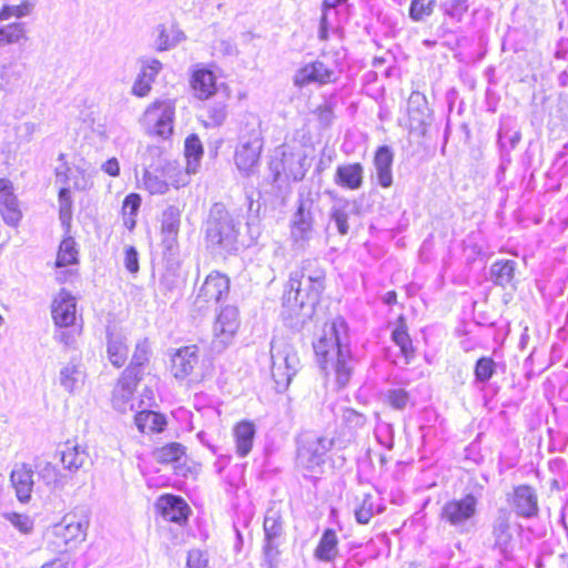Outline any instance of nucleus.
<instances>
[{"mask_svg": "<svg viewBox=\"0 0 568 568\" xmlns=\"http://www.w3.org/2000/svg\"><path fill=\"white\" fill-rule=\"evenodd\" d=\"M229 292V277L220 272H211L197 291L194 306L199 311L207 310L223 301Z\"/></svg>", "mask_w": 568, "mask_h": 568, "instance_id": "12", "label": "nucleus"}, {"mask_svg": "<svg viewBox=\"0 0 568 568\" xmlns=\"http://www.w3.org/2000/svg\"><path fill=\"white\" fill-rule=\"evenodd\" d=\"M58 201L60 220L65 224L71 220L72 215V199L68 187L64 186L60 190Z\"/></svg>", "mask_w": 568, "mask_h": 568, "instance_id": "55", "label": "nucleus"}, {"mask_svg": "<svg viewBox=\"0 0 568 568\" xmlns=\"http://www.w3.org/2000/svg\"><path fill=\"white\" fill-rule=\"evenodd\" d=\"M324 281L325 273L317 267L316 261H304L290 274L287 291L283 296L284 304L293 308L315 306L324 291Z\"/></svg>", "mask_w": 568, "mask_h": 568, "instance_id": "2", "label": "nucleus"}, {"mask_svg": "<svg viewBox=\"0 0 568 568\" xmlns=\"http://www.w3.org/2000/svg\"><path fill=\"white\" fill-rule=\"evenodd\" d=\"M159 463L169 464L179 460L184 455V447L179 443H171L154 453Z\"/></svg>", "mask_w": 568, "mask_h": 568, "instance_id": "50", "label": "nucleus"}, {"mask_svg": "<svg viewBox=\"0 0 568 568\" xmlns=\"http://www.w3.org/2000/svg\"><path fill=\"white\" fill-rule=\"evenodd\" d=\"M435 7V0H413L409 7V17L419 22L429 17Z\"/></svg>", "mask_w": 568, "mask_h": 568, "instance_id": "52", "label": "nucleus"}, {"mask_svg": "<svg viewBox=\"0 0 568 568\" xmlns=\"http://www.w3.org/2000/svg\"><path fill=\"white\" fill-rule=\"evenodd\" d=\"M77 175L74 176L73 187L77 190H88L93 185L92 180L81 169H77Z\"/></svg>", "mask_w": 568, "mask_h": 568, "instance_id": "63", "label": "nucleus"}, {"mask_svg": "<svg viewBox=\"0 0 568 568\" xmlns=\"http://www.w3.org/2000/svg\"><path fill=\"white\" fill-rule=\"evenodd\" d=\"M315 114L323 125H328L333 120V108L329 103H324L316 108Z\"/></svg>", "mask_w": 568, "mask_h": 568, "instance_id": "62", "label": "nucleus"}, {"mask_svg": "<svg viewBox=\"0 0 568 568\" xmlns=\"http://www.w3.org/2000/svg\"><path fill=\"white\" fill-rule=\"evenodd\" d=\"M227 116L226 104L224 103H215L209 106L207 109V118L210 120L211 125L221 126Z\"/></svg>", "mask_w": 568, "mask_h": 568, "instance_id": "57", "label": "nucleus"}, {"mask_svg": "<svg viewBox=\"0 0 568 568\" xmlns=\"http://www.w3.org/2000/svg\"><path fill=\"white\" fill-rule=\"evenodd\" d=\"M387 403L397 410H403L409 403V394L403 388H392L386 393Z\"/></svg>", "mask_w": 568, "mask_h": 568, "instance_id": "56", "label": "nucleus"}, {"mask_svg": "<svg viewBox=\"0 0 568 568\" xmlns=\"http://www.w3.org/2000/svg\"><path fill=\"white\" fill-rule=\"evenodd\" d=\"M334 80V71L327 68L323 62L315 61L307 63L298 69L294 75L296 87H305L312 83L327 84Z\"/></svg>", "mask_w": 568, "mask_h": 568, "instance_id": "18", "label": "nucleus"}, {"mask_svg": "<svg viewBox=\"0 0 568 568\" xmlns=\"http://www.w3.org/2000/svg\"><path fill=\"white\" fill-rule=\"evenodd\" d=\"M39 477L51 490H62L68 484L67 475L62 474L57 466L45 463L40 466Z\"/></svg>", "mask_w": 568, "mask_h": 568, "instance_id": "41", "label": "nucleus"}, {"mask_svg": "<svg viewBox=\"0 0 568 568\" xmlns=\"http://www.w3.org/2000/svg\"><path fill=\"white\" fill-rule=\"evenodd\" d=\"M10 481L14 489L17 499L22 504L29 503L34 487L33 470L31 466L26 463L16 465L11 470Z\"/></svg>", "mask_w": 568, "mask_h": 568, "instance_id": "20", "label": "nucleus"}, {"mask_svg": "<svg viewBox=\"0 0 568 568\" xmlns=\"http://www.w3.org/2000/svg\"><path fill=\"white\" fill-rule=\"evenodd\" d=\"M478 499L467 494L459 499H452L442 508L440 517L459 532L468 531L469 523L477 514Z\"/></svg>", "mask_w": 568, "mask_h": 568, "instance_id": "10", "label": "nucleus"}, {"mask_svg": "<svg viewBox=\"0 0 568 568\" xmlns=\"http://www.w3.org/2000/svg\"><path fill=\"white\" fill-rule=\"evenodd\" d=\"M393 161L394 153L389 146L383 145L376 150L373 164L377 183L384 189H388L393 184Z\"/></svg>", "mask_w": 568, "mask_h": 568, "instance_id": "25", "label": "nucleus"}, {"mask_svg": "<svg viewBox=\"0 0 568 568\" xmlns=\"http://www.w3.org/2000/svg\"><path fill=\"white\" fill-rule=\"evenodd\" d=\"M124 266L132 274H135L139 271V256L133 246H128L125 248Z\"/></svg>", "mask_w": 568, "mask_h": 568, "instance_id": "61", "label": "nucleus"}, {"mask_svg": "<svg viewBox=\"0 0 568 568\" xmlns=\"http://www.w3.org/2000/svg\"><path fill=\"white\" fill-rule=\"evenodd\" d=\"M2 516L21 534H32L34 529V520L29 515L10 511L4 513Z\"/></svg>", "mask_w": 568, "mask_h": 568, "instance_id": "49", "label": "nucleus"}, {"mask_svg": "<svg viewBox=\"0 0 568 568\" xmlns=\"http://www.w3.org/2000/svg\"><path fill=\"white\" fill-rule=\"evenodd\" d=\"M0 213L8 225L16 226L21 221L22 212L13 192L0 195Z\"/></svg>", "mask_w": 568, "mask_h": 568, "instance_id": "39", "label": "nucleus"}, {"mask_svg": "<svg viewBox=\"0 0 568 568\" xmlns=\"http://www.w3.org/2000/svg\"><path fill=\"white\" fill-rule=\"evenodd\" d=\"M0 79L4 85L12 84L20 79V73L14 69L13 62L0 67Z\"/></svg>", "mask_w": 568, "mask_h": 568, "instance_id": "59", "label": "nucleus"}, {"mask_svg": "<svg viewBox=\"0 0 568 568\" xmlns=\"http://www.w3.org/2000/svg\"><path fill=\"white\" fill-rule=\"evenodd\" d=\"M181 211L170 205L162 213L161 232L163 236V244L168 250H172L176 244L178 234L180 231Z\"/></svg>", "mask_w": 568, "mask_h": 568, "instance_id": "27", "label": "nucleus"}, {"mask_svg": "<svg viewBox=\"0 0 568 568\" xmlns=\"http://www.w3.org/2000/svg\"><path fill=\"white\" fill-rule=\"evenodd\" d=\"M88 520L77 515H65L50 530L47 548L54 554H65L82 542L87 536Z\"/></svg>", "mask_w": 568, "mask_h": 568, "instance_id": "6", "label": "nucleus"}, {"mask_svg": "<svg viewBox=\"0 0 568 568\" xmlns=\"http://www.w3.org/2000/svg\"><path fill=\"white\" fill-rule=\"evenodd\" d=\"M240 223L222 204H214L206 222L205 239L207 246L219 253L237 250Z\"/></svg>", "mask_w": 568, "mask_h": 568, "instance_id": "4", "label": "nucleus"}, {"mask_svg": "<svg viewBox=\"0 0 568 568\" xmlns=\"http://www.w3.org/2000/svg\"><path fill=\"white\" fill-rule=\"evenodd\" d=\"M514 506L518 516L531 518L538 514L537 495L535 490L527 485H521L515 489Z\"/></svg>", "mask_w": 568, "mask_h": 568, "instance_id": "28", "label": "nucleus"}, {"mask_svg": "<svg viewBox=\"0 0 568 568\" xmlns=\"http://www.w3.org/2000/svg\"><path fill=\"white\" fill-rule=\"evenodd\" d=\"M284 519L276 503L268 506L264 523L263 565L266 568H277L281 538L284 535Z\"/></svg>", "mask_w": 568, "mask_h": 568, "instance_id": "7", "label": "nucleus"}, {"mask_svg": "<svg viewBox=\"0 0 568 568\" xmlns=\"http://www.w3.org/2000/svg\"><path fill=\"white\" fill-rule=\"evenodd\" d=\"M141 205V197L139 194L131 193L125 196L122 205L123 215H135Z\"/></svg>", "mask_w": 568, "mask_h": 568, "instance_id": "60", "label": "nucleus"}, {"mask_svg": "<svg viewBox=\"0 0 568 568\" xmlns=\"http://www.w3.org/2000/svg\"><path fill=\"white\" fill-rule=\"evenodd\" d=\"M216 78L214 73L206 69H200L193 72L192 88L199 99L210 98L216 90Z\"/></svg>", "mask_w": 568, "mask_h": 568, "instance_id": "34", "label": "nucleus"}, {"mask_svg": "<svg viewBox=\"0 0 568 568\" xmlns=\"http://www.w3.org/2000/svg\"><path fill=\"white\" fill-rule=\"evenodd\" d=\"M384 507L376 505L371 494H365L362 504L355 509V518L359 524H368L375 514H379Z\"/></svg>", "mask_w": 568, "mask_h": 568, "instance_id": "45", "label": "nucleus"}, {"mask_svg": "<svg viewBox=\"0 0 568 568\" xmlns=\"http://www.w3.org/2000/svg\"><path fill=\"white\" fill-rule=\"evenodd\" d=\"M85 374L80 365L69 363L59 373L60 385L70 394H73L83 386Z\"/></svg>", "mask_w": 568, "mask_h": 568, "instance_id": "32", "label": "nucleus"}, {"mask_svg": "<svg viewBox=\"0 0 568 568\" xmlns=\"http://www.w3.org/2000/svg\"><path fill=\"white\" fill-rule=\"evenodd\" d=\"M407 108L410 130L418 131L424 134L426 126L430 121V113L426 97L418 91L412 92L407 101Z\"/></svg>", "mask_w": 568, "mask_h": 568, "instance_id": "19", "label": "nucleus"}, {"mask_svg": "<svg viewBox=\"0 0 568 568\" xmlns=\"http://www.w3.org/2000/svg\"><path fill=\"white\" fill-rule=\"evenodd\" d=\"M521 139L520 132L516 129L515 120L511 116H503L498 131V142L503 149L513 150Z\"/></svg>", "mask_w": 568, "mask_h": 568, "instance_id": "38", "label": "nucleus"}, {"mask_svg": "<svg viewBox=\"0 0 568 568\" xmlns=\"http://www.w3.org/2000/svg\"><path fill=\"white\" fill-rule=\"evenodd\" d=\"M149 361V345L143 342L139 343L132 356V361L128 367L134 368V377L140 379L142 375V366Z\"/></svg>", "mask_w": 568, "mask_h": 568, "instance_id": "53", "label": "nucleus"}, {"mask_svg": "<svg viewBox=\"0 0 568 568\" xmlns=\"http://www.w3.org/2000/svg\"><path fill=\"white\" fill-rule=\"evenodd\" d=\"M156 507L164 519L179 525L184 524L190 515V507L185 500L174 495L161 496L156 501Z\"/></svg>", "mask_w": 568, "mask_h": 568, "instance_id": "22", "label": "nucleus"}, {"mask_svg": "<svg viewBox=\"0 0 568 568\" xmlns=\"http://www.w3.org/2000/svg\"><path fill=\"white\" fill-rule=\"evenodd\" d=\"M491 535L494 539L493 550L497 551L503 559L509 560L513 555V535L509 519L506 515H500L496 518Z\"/></svg>", "mask_w": 568, "mask_h": 568, "instance_id": "21", "label": "nucleus"}, {"mask_svg": "<svg viewBox=\"0 0 568 568\" xmlns=\"http://www.w3.org/2000/svg\"><path fill=\"white\" fill-rule=\"evenodd\" d=\"M338 555V538L334 529H325L318 545L314 550V557L318 561L332 562Z\"/></svg>", "mask_w": 568, "mask_h": 568, "instance_id": "31", "label": "nucleus"}, {"mask_svg": "<svg viewBox=\"0 0 568 568\" xmlns=\"http://www.w3.org/2000/svg\"><path fill=\"white\" fill-rule=\"evenodd\" d=\"M51 315L53 323L59 328L74 327L77 320L75 297L62 288L52 301Z\"/></svg>", "mask_w": 568, "mask_h": 568, "instance_id": "17", "label": "nucleus"}, {"mask_svg": "<svg viewBox=\"0 0 568 568\" xmlns=\"http://www.w3.org/2000/svg\"><path fill=\"white\" fill-rule=\"evenodd\" d=\"M272 377L277 392L287 389L300 369V358L293 345L283 337H274L271 343Z\"/></svg>", "mask_w": 568, "mask_h": 568, "instance_id": "5", "label": "nucleus"}, {"mask_svg": "<svg viewBox=\"0 0 568 568\" xmlns=\"http://www.w3.org/2000/svg\"><path fill=\"white\" fill-rule=\"evenodd\" d=\"M255 433V425L248 420H242L233 427L232 434L235 442V452L239 457L243 458L251 453Z\"/></svg>", "mask_w": 568, "mask_h": 568, "instance_id": "30", "label": "nucleus"}, {"mask_svg": "<svg viewBox=\"0 0 568 568\" xmlns=\"http://www.w3.org/2000/svg\"><path fill=\"white\" fill-rule=\"evenodd\" d=\"M316 361L326 375H333L338 388H344L354 371L351 337L346 321L338 316L324 324L313 342Z\"/></svg>", "mask_w": 568, "mask_h": 568, "instance_id": "1", "label": "nucleus"}, {"mask_svg": "<svg viewBox=\"0 0 568 568\" xmlns=\"http://www.w3.org/2000/svg\"><path fill=\"white\" fill-rule=\"evenodd\" d=\"M239 326L237 308L234 306H225L222 308L213 327V348L217 352H222L231 343Z\"/></svg>", "mask_w": 568, "mask_h": 568, "instance_id": "14", "label": "nucleus"}, {"mask_svg": "<svg viewBox=\"0 0 568 568\" xmlns=\"http://www.w3.org/2000/svg\"><path fill=\"white\" fill-rule=\"evenodd\" d=\"M341 420L344 426L352 430L362 428L366 424V417L363 414L349 407L342 408Z\"/></svg>", "mask_w": 568, "mask_h": 568, "instance_id": "54", "label": "nucleus"}, {"mask_svg": "<svg viewBox=\"0 0 568 568\" xmlns=\"http://www.w3.org/2000/svg\"><path fill=\"white\" fill-rule=\"evenodd\" d=\"M78 263V250L72 237L64 239L59 246L55 266L63 268Z\"/></svg>", "mask_w": 568, "mask_h": 568, "instance_id": "44", "label": "nucleus"}, {"mask_svg": "<svg viewBox=\"0 0 568 568\" xmlns=\"http://www.w3.org/2000/svg\"><path fill=\"white\" fill-rule=\"evenodd\" d=\"M142 156L143 165L146 166L142 175V182L150 194L163 195L170 186L179 187L181 181L176 178L178 165L162 159L160 146H148Z\"/></svg>", "mask_w": 568, "mask_h": 568, "instance_id": "3", "label": "nucleus"}, {"mask_svg": "<svg viewBox=\"0 0 568 568\" xmlns=\"http://www.w3.org/2000/svg\"><path fill=\"white\" fill-rule=\"evenodd\" d=\"M158 37L155 39L156 51H168L185 40L184 32L175 26L168 29L165 26L160 24L156 28Z\"/></svg>", "mask_w": 568, "mask_h": 568, "instance_id": "36", "label": "nucleus"}, {"mask_svg": "<svg viewBox=\"0 0 568 568\" xmlns=\"http://www.w3.org/2000/svg\"><path fill=\"white\" fill-rule=\"evenodd\" d=\"M392 341L399 347L400 353L405 357V364H408L415 356V348L403 316L398 317L396 322L395 328L392 332Z\"/></svg>", "mask_w": 568, "mask_h": 568, "instance_id": "35", "label": "nucleus"}, {"mask_svg": "<svg viewBox=\"0 0 568 568\" xmlns=\"http://www.w3.org/2000/svg\"><path fill=\"white\" fill-rule=\"evenodd\" d=\"M175 104L172 100H158L150 104L140 119L149 135L169 139L173 134Z\"/></svg>", "mask_w": 568, "mask_h": 568, "instance_id": "8", "label": "nucleus"}, {"mask_svg": "<svg viewBox=\"0 0 568 568\" xmlns=\"http://www.w3.org/2000/svg\"><path fill=\"white\" fill-rule=\"evenodd\" d=\"M496 372V363L490 357H480L475 365V379L478 383H487Z\"/></svg>", "mask_w": 568, "mask_h": 568, "instance_id": "51", "label": "nucleus"}, {"mask_svg": "<svg viewBox=\"0 0 568 568\" xmlns=\"http://www.w3.org/2000/svg\"><path fill=\"white\" fill-rule=\"evenodd\" d=\"M27 39L26 24L22 22H13L0 27V48L8 44L20 43Z\"/></svg>", "mask_w": 568, "mask_h": 568, "instance_id": "43", "label": "nucleus"}, {"mask_svg": "<svg viewBox=\"0 0 568 568\" xmlns=\"http://www.w3.org/2000/svg\"><path fill=\"white\" fill-rule=\"evenodd\" d=\"M439 8L445 17L459 22L468 11L469 4L468 0H442Z\"/></svg>", "mask_w": 568, "mask_h": 568, "instance_id": "47", "label": "nucleus"}, {"mask_svg": "<svg viewBox=\"0 0 568 568\" xmlns=\"http://www.w3.org/2000/svg\"><path fill=\"white\" fill-rule=\"evenodd\" d=\"M515 265L514 261L495 262L490 270L494 282L501 286L510 283L514 277Z\"/></svg>", "mask_w": 568, "mask_h": 568, "instance_id": "48", "label": "nucleus"}, {"mask_svg": "<svg viewBox=\"0 0 568 568\" xmlns=\"http://www.w3.org/2000/svg\"><path fill=\"white\" fill-rule=\"evenodd\" d=\"M102 170L111 176H118L120 174L119 161L115 158L109 159L102 164Z\"/></svg>", "mask_w": 568, "mask_h": 568, "instance_id": "64", "label": "nucleus"}, {"mask_svg": "<svg viewBox=\"0 0 568 568\" xmlns=\"http://www.w3.org/2000/svg\"><path fill=\"white\" fill-rule=\"evenodd\" d=\"M106 354L109 361L115 367L123 366L129 354L125 337L110 327L106 331Z\"/></svg>", "mask_w": 568, "mask_h": 568, "instance_id": "29", "label": "nucleus"}, {"mask_svg": "<svg viewBox=\"0 0 568 568\" xmlns=\"http://www.w3.org/2000/svg\"><path fill=\"white\" fill-rule=\"evenodd\" d=\"M364 166L361 163H346L336 168L334 183L343 189L358 190L363 185Z\"/></svg>", "mask_w": 568, "mask_h": 568, "instance_id": "26", "label": "nucleus"}, {"mask_svg": "<svg viewBox=\"0 0 568 568\" xmlns=\"http://www.w3.org/2000/svg\"><path fill=\"white\" fill-rule=\"evenodd\" d=\"M348 213L349 203L344 199L336 200L331 207L329 221L335 223L341 235H346L348 233Z\"/></svg>", "mask_w": 568, "mask_h": 568, "instance_id": "42", "label": "nucleus"}, {"mask_svg": "<svg viewBox=\"0 0 568 568\" xmlns=\"http://www.w3.org/2000/svg\"><path fill=\"white\" fill-rule=\"evenodd\" d=\"M311 200H301L292 221L291 236L297 248L304 250L313 235L314 217Z\"/></svg>", "mask_w": 568, "mask_h": 568, "instance_id": "15", "label": "nucleus"}, {"mask_svg": "<svg viewBox=\"0 0 568 568\" xmlns=\"http://www.w3.org/2000/svg\"><path fill=\"white\" fill-rule=\"evenodd\" d=\"M89 459V454L85 448L78 444L67 443L64 448L61 450V463L63 467L71 473L78 471L82 468Z\"/></svg>", "mask_w": 568, "mask_h": 568, "instance_id": "33", "label": "nucleus"}, {"mask_svg": "<svg viewBox=\"0 0 568 568\" xmlns=\"http://www.w3.org/2000/svg\"><path fill=\"white\" fill-rule=\"evenodd\" d=\"M196 345H190L176 351L172 357V373L175 378L184 379L190 376L199 363Z\"/></svg>", "mask_w": 568, "mask_h": 568, "instance_id": "24", "label": "nucleus"}, {"mask_svg": "<svg viewBox=\"0 0 568 568\" xmlns=\"http://www.w3.org/2000/svg\"><path fill=\"white\" fill-rule=\"evenodd\" d=\"M185 568H210L209 555L200 549L190 550Z\"/></svg>", "mask_w": 568, "mask_h": 568, "instance_id": "58", "label": "nucleus"}, {"mask_svg": "<svg viewBox=\"0 0 568 568\" xmlns=\"http://www.w3.org/2000/svg\"><path fill=\"white\" fill-rule=\"evenodd\" d=\"M271 168L275 172L276 179L284 175L286 179L301 181L304 179L308 169L307 156L304 150L300 148L294 149L288 145H283L281 159L272 161Z\"/></svg>", "mask_w": 568, "mask_h": 568, "instance_id": "11", "label": "nucleus"}, {"mask_svg": "<svg viewBox=\"0 0 568 568\" xmlns=\"http://www.w3.org/2000/svg\"><path fill=\"white\" fill-rule=\"evenodd\" d=\"M135 425L142 433H159L163 430L165 418L153 410H141L135 415Z\"/></svg>", "mask_w": 568, "mask_h": 568, "instance_id": "40", "label": "nucleus"}, {"mask_svg": "<svg viewBox=\"0 0 568 568\" xmlns=\"http://www.w3.org/2000/svg\"><path fill=\"white\" fill-rule=\"evenodd\" d=\"M140 379L134 377V368L126 367L118 381L112 395V405L120 413L134 409L133 395Z\"/></svg>", "mask_w": 568, "mask_h": 568, "instance_id": "16", "label": "nucleus"}, {"mask_svg": "<svg viewBox=\"0 0 568 568\" xmlns=\"http://www.w3.org/2000/svg\"><path fill=\"white\" fill-rule=\"evenodd\" d=\"M141 63V71L132 85V94L139 98L150 93L152 83L162 70L161 61L154 58L144 59Z\"/></svg>", "mask_w": 568, "mask_h": 568, "instance_id": "23", "label": "nucleus"}, {"mask_svg": "<svg viewBox=\"0 0 568 568\" xmlns=\"http://www.w3.org/2000/svg\"><path fill=\"white\" fill-rule=\"evenodd\" d=\"M37 4V0H23L19 4H7L0 10V20H8L12 17L21 19L29 17Z\"/></svg>", "mask_w": 568, "mask_h": 568, "instance_id": "46", "label": "nucleus"}, {"mask_svg": "<svg viewBox=\"0 0 568 568\" xmlns=\"http://www.w3.org/2000/svg\"><path fill=\"white\" fill-rule=\"evenodd\" d=\"M184 155L186 159V172L195 173L203 156V145L196 134H190L184 141Z\"/></svg>", "mask_w": 568, "mask_h": 568, "instance_id": "37", "label": "nucleus"}, {"mask_svg": "<svg viewBox=\"0 0 568 568\" xmlns=\"http://www.w3.org/2000/svg\"><path fill=\"white\" fill-rule=\"evenodd\" d=\"M263 139L261 131L253 128L242 132L234 152V163L245 176L253 174L258 166Z\"/></svg>", "mask_w": 568, "mask_h": 568, "instance_id": "9", "label": "nucleus"}, {"mask_svg": "<svg viewBox=\"0 0 568 568\" xmlns=\"http://www.w3.org/2000/svg\"><path fill=\"white\" fill-rule=\"evenodd\" d=\"M333 442L326 437H313L305 440L297 450V465L314 471L325 460V455L332 448Z\"/></svg>", "mask_w": 568, "mask_h": 568, "instance_id": "13", "label": "nucleus"}]
</instances>
